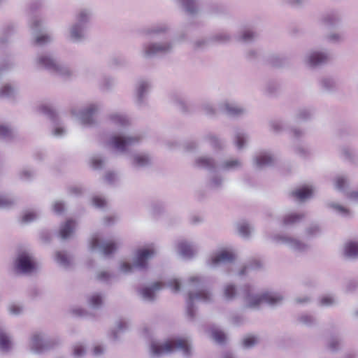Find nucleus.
I'll return each mask as SVG.
<instances>
[{
  "instance_id": "f704fd0d",
  "label": "nucleus",
  "mask_w": 358,
  "mask_h": 358,
  "mask_svg": "<svg viewBox=\"0 0 358 358\" xmlns=\"http://www.w3.org/2000/svg\"><path fill=\"white\" fill-rule=\"evenodd\" d=\"M76 229V222L73 220H67L61 226L59 235L62 239L70 237Z\"/></svg>"
},
{
  "instance_id": "bb28decb",
  "label": "nucleus",
  "mask_w": 358,
  "mask_h": 358,
  "mask_svg": "<svg viewBox=\"0 0 358 358\" xmlns=\"http://www.w3.org/2000/svg\"><path fill=\"white\" fill-rule=\"evenodd\" d=\"M150 83L148 80L142 79L136 83L135 87L136 96L139 103H143L145 95L150 89Z\"/></svg>"
},
{
  "instance_id": "09e8293b",
  "label": "nucleus",
  "mask_w": 358,
  "mask_h": 358,
  "mask_svg": "<svg viewBox=\"0 0 358 358\" xmlns=\"http://www.w3.org/2000/svg\"><path fill=\"white\" fill-rule=\"evenodd\" d=\"M15 203V199L7 194L0 195V208H6L10 207Z\"/></svg>"
},
{
  "instance_id": "2eb2a0df",
  "label": "nucleus",
  "mask_w": 358,
  "mask_h": 358,
  "mask_svg": "<svg viewBox=\"0 0 358 358\" xmlns=\"http://www.w3.org/2000/svg\"><path fill=\"white\" fill-rule=\"evenodd\" d=\"M235 258L234 250L232 248H225L210 255L206 260V264L210 267L215 268L220 264L232 262Z\"/></svg>"
},
{
  "instance_id": "bf43d9fd",
  "label": "nucleus",
  "mask_w": 358,
  "mask_h": 358,
  "mask_svg": "<svg viewBox=\"0 0 358 358\" xmlns=\"http://www.w3.org/2000/svg\"><path fill=\"white\" fill-rule=\"evenodd\" d=\"M257 342L258 339L257 337L254 336H248L243 339V344L245 348H250L255 346Z\"/></svg>"
},
{
  "instance_id": "4be33fe9",
  "label": "nucleus",
  "mask_w": 358,
  "mask_h": 358,
  "mask_svg": "<svg viewBox=\"0 0 358 358\" xmlns=\"http://www.w3.org/2000/svg\"><path fill=\"white\" fill-rule=\"evenodd\" d=\"M275 159V156L269 150L259 151L253 157L255 165L259 169L273 165Z\"/></svg>"
},
{
  "instance_id": "13d9d810",
  "label": "nucleus",
  "mask_w": 358,
  "mask_h": 358,
  "mask_svg": "<svg viewBox=\"0 0 358 358\" xmlns=\"http://www.w3.org/2000/svg\"><path fill=\"white\" fill-rule=\"evenodd\" d=\"M113 275L107 271H101L97 273V279L101 282H109Z\"/></svg>"
},
{
  "instance_id": "72a5a7b5",
  "label": "nucleus",
  "mask_w": 358,
  "mask_h": 358,
  "mask_svg": "<svg viewBox=\"0 0 358 358\" xmlns=\"http://www.w3.org/2000/svg\"><path fill=\"white\" fill-rule=\"evenodd\" d=\"M313 193L312 186H304L293 192V196L299 201H304L310 198Z\"/></svg>"
},
{
  "instance_id": "c85d7f7f",
  "label": "nucleus",
  "mask_w": 358,
  "mask_h": 358,
  "mask_svg": "<svg viewBox=\"0 0 358 358\" xmlns=\"http://www.w3.org/2000/svg\"><path fill=\"white\" fill-rule=\"evenodd\" d=\"M169 30V26L166 23H158L151 27L145 28L143 33L145 36L159 35L166 32Z\"/></svg>"
},
{
  "instance_id": "a211bd4d",
  "label": "nucleus",
  "mask_w": 358,
  "mask_h": 358,
  "mask_svg": "<svg viewBox=\"0 0 358 358\" xmlns=\"http://www.w3.org/2000/svg\"><path fill=\"white\" fill-rule=\"evenodd\" d=\"M274 242L287 245L290 249L302 252L307 248V245L300 240L286 235H275L272 237Z\"/></svg>"
},
{
  "instance_id": "58836bf2",
  "label": "nucleus",
  "mask_w": 358,
  "mask_h": 358,
  "mask_svg": "<svg viewBox=\"0 0 358 358\" xmlns=\"http://www.w3.org/2000/svg\"><path fill=\"white\" fill-rule=\"evenodd\" d=\"M237 296V290L235 285L227 283L223 287V296L227 301H233Z\"/></svg>"
},
{
  "instance_id": "423d86ee",
  "label": "nucleus",
  "mask_w": 358,
  "mask_h": 358,
  "mask_svg": "<svg viewBox=\"0 0 358 358\" xmlns=\"http://www.w3.org/2000/svg\"><path fill=\"white\" fill-rule=\"evenodd\" d=\"M34 64L38 69H45L62 77H68L71 74L70 68L60 62L50 52L38 54L34 60Z\"/></svg>"
},
{
  "instance_id": "864d4df0",
  "label": "nucleus",
  "mask_w": 358,
  "mask_h": 358,
  "mask_svg": "<svg viewBox=\"0 0 358 358\" xmlns=\"http://www.w3.org/2000/svg\"><path fill=\"white\" fill-rule=\"evenodd\" d=\"M337 302L336 299L331 294H327L323 296L320 301V303L323 306H331Z\"/></svg>"
},
{
  "instance_id": "9b49d317",
  "label": "nucleus",
  "mask_w": 358,
  "mask_h": 358,
  "mask_svg": "<svg viewBox=\"0 0 358 358\" xmlns=\"http://www.w3.org/2000/svg\"><path fill=\"white\" fill-rule=\"evenodd\" d=\"M173 46V42L171 41L143 43L140 54L143 58L150 59L158 55H166L171 52Z\"/></svg>"
},
{
  "instance_id": "f8f14e48",
  "label": "nucleus",
  "mask_w": 358,
  "mask_h": 358,
  "mask_svg": "<svg viewBox=\"0 0 358 358\" xmlns=\"http://www.w3.org/2000/svg\"><path fill=\"white\" fill-rule=\"evenodd\" d=\"M120 245L117 239L102 241L99 234H94L89 240L88 247L90 251H99L107 256L117 250Z\"/></svg>"
},
{
  "instance_id": "4468645a",
  "label": "nucleus",
  "mask_w": 358,
  "mask_h": 358,
  "mask_svg": "<svg viewBox=\"0 0 358 358\" xmlns=\"http://www.w3.org/2000/svg\"><path fill=\"white\" fill-rule=\"evenodd\" d=\"M38 110L53 122L52 134L54 136L59 138L66 134V129L60 124L59 116L50 104L47 103L41 104L38 107Z\"/></svg>"
},
{
  "instance_id": "f257e3e1",
  "label": "nucleus",
  "mask_w": 358,
  "mask_h": 358,
  "mask_svg": "<svg viewBox=\"0 0 358 358\" xmlns=\"http://www.w3.org/2000/svg\"><path fill=\"white\" fill-rule=\"evenodd\" d=\"M206 278L199 274H193L188 277L185 282L187 290V313L188 316L193 319L196 314V302L210 303L213 301V293L204 288Z\"/></svg>"
},
{
  "instance_id": "ea45409f",
  "label": "nucleus",
  "mask_w": 358,
  "mask_h": 358,
  "mask_svg": "<svg viewBox=\"0 0 358 358\" xmlns=\"http://www.w3.org/2000/svg\"><path fill=\"white\" fill-rule=\"evenodd\" d=\"M304 215L300 213H289L285 215L283 223L285 225H292L302 220Z\"/></svg>"
},
{
  "instance_id": "412c9836",
  "label": "nucleus",
  "mask_w": 358,
  "mask_h": 358,
  "mask_svg": "<svg viewBox=\"0 0 358 358\" xmlns=\"http://www.w3.org/2000/svg\"><path fill=\"white\" fill-rule=\"evenodd\" d=\"M218 110L232 117H240L244 115L247 110L234 101H224L218 105Z\"/></svg>"
},
{
  "instance_id": "a878e982",
  "label": "nucleus",
  "mask_w": 358,
  "mask_h": 358,
  "mask_svg": "<svg viewBox=\"0 0 358 358\" xmlns=\"http://www.w3.org/2000/svg\"><path fill=\"white\" fill-rule=\"evenodd\" d=\"M93 17V10L91 8L85 7L78 9L75 15L76 23L87 28Z\"/></svg>"
},
{
  "instance_id": "cd10ccee",
  "label": "nucleus",
  "mask_w": 358,
  "mask_h": 358,
  "mask_svg": "<svg viewBox=\"0 0 358 358\" xmlns=\"http://www.w3.org/2000/svg\"><path fill=\"white\" fill-rule=\"evenodd\" d=\"M261 266V264L259 260L254 259L251 261L250 263L245 264L239 268L237 275L242 278L245 276H249L251 273L257 269Z\"/></svg>"
},
{
  "instance_id": "6e6552de",
  "label": "nucleus",
  "mask_w": 358,
  "mask_h": 358,
  "mask_svg": "<svg viewBox=\"0 0 358 358\" xmlns=\"http://www.w3.org/2000/svg\"><path fill=\"white\" fill-rule=\"evenodd\" d=\"M164 287L170 289L173 292L177 293L180 290L181 283L179 279L171 277L165 282H155L150 286L143 287L139 292L143 300L152 301L155 299L156 294Z\"/></svg>"
},
{
  "instance_id": "a18cd8bd",
  "label": "nucleus",
  "mask_w": 358,
  "mask_h": 358,
  "mask_svg": "<svg viewBox=\"0 0 358 358\" xmlns=\"http://www.w3.org/2000/svg\"><path fill=\"white\" fill-rule=\"evenodd\" d=\"M39 217V213L36 210H25L22 215V222L30 223Z\"/></svg>"
},
{
  "instance_id": "37998d69",
  "label": "nucleus",
  "mask_w": 358,
  "mask_h": 358,
  "mask_svg": "<svg viewBox=\"0 0 358 358\" xmlns=\"http://www.w3.org/2000/svg\"><path fill=\"white\" fill-rule=\"evenodd\" d=\"M87 352L86 345L84 343L78 342L73 346L72 355L75 358H82Z\"/></svg>"
},
{
  "instance_id": "aec40b11",
  "label": "nucleus",
  "mask_w": 358,
  "mask_h": 358,
  "mask_svg": "<svg viewBox=\"0 0 358 358\" xmlns=\"http://www.w3.org/2000/svg\"><path fill=\"white\" fill-rule=\"evenodd\" d=\"M199 244L196 241L180 240L177 243V252L185 259L193 257L198 252Z\"/></svg>"
},
{
  "instance_id": "c756f323",
  "label": "nucleus",
  "mask_w": 358,
  "mask_h": 358,
  "mask_svg": "<svg viewBox=\"0 0 358 358\" xmlns=\"http://www.w3.org/2000/svg\"><path fill=\"white\" fill-rule=\"evenodd\" d=\"M249 140L247 133L241 129H238L234 132V142L237 149H243Z\"/></svg>"
},
{
  "instance_id": "5701e85b",
  "label": "nucleus",
  "mask_w": 358,
  "mask_h": 358,
  "mask_svg": "<svg viewBox=\"0 0 358 358\" xmlns=\"http://www.w3.org/2000/svg\"><path fill=\"white\" fill-rule=\"evenodd\" d=\"M109 123L117 129H123L129 124V119L128 116L121 112H113L108 115Z\"/></svg>"
},
{
  "instance_id": "20e7f679",
  "label": "nucleus",
  "mask_w": 358,
  "mask_h": 358,
  "mask_svg": "<svg viewBox=\"0 0 358 358\" xmlns=\"http://www.w3.org/2000/svg\"><path fill=\"white\" fill-rule=\"evenodd\" d=\"M157 252V249L154 243L140 247L136 250L132 262L126 259L120 261L118 271L124 274H129L133 273L134 269L145 270L148 266V262L156 255Z\"/></svg>"
},
{
  "instance_id": "4c0bfd02",
  "label": "nucleus",
  "mask_w": 358,
  "mask_h": 358,
  "mask_svg": "<svg viewBox=\"0 0 358 358\" xmlns=\"http://www.w3.org/2000/svg\"><path fill=\"white\" fill-rule=\"evenodd\" d=\"M55 260L63 268H68L71 265V257L64 251H57L55 255Z\"/></svg>"
},
{
  "instance_id": "a19ab883",
  "label": "nucleus",
  "mask_w": 358,
  "mask_h": 358,
  "mask_svg": "<svg viewBox=\"0 0 358 358\" xmlns=\"http://www.w3.org/2000/svg\"><path fill=\"white\" fill-rule=\"evenodd\" d=\"M87 302L92 308L98 309L103 304V296L100 293H93L88 296Z\"/></svg>"
},
{
  "instance_id": "f3484780",
  "label": "nucleus",
  "mask_w": 358,
  "mask_h": 358,
  "mask_svg": "<svg viewBox=\"0 0 358 358\" xmlns=\"http://www.w3.org/2000/svg\"><path fill=\"white\" fill-rule=\"evenodd\" d=\"M330 58L327 50H310L303 58L304 63L311 67H315L326 63Z\"/></svg>"
},
{
  "instance_id": "39448f33",
  "label": "nucleus",
  "mask_w": 358,
  "mask_h": 358,
  "mask_svg": "<svg viewBox=\"0 0 358 358\" xmlns=\"http://www.w3.org/2000/svg\"><path fill=\"white\" fill-rule=\"evenodd\" d=\"M243 299L247 307L257 308L262 303L271 306L278 305L282 301L283 296L280 292L273 290L258 293L254 285L248 284L243 287Z\"/></svg>"
},
{
  "instance_id": "052dcab7",
  "label": "nucleus",
  "mask_w": 358,
  "mask_h": 358,
  "mask_svg": "<svg viewBox=\"0 0 358 358\" xmlns=\"http://www.w3.org/2000/svg\"><path fill=\"white\" fill-rule=\"evenodd\" d=\"M299 321L307 326H310L314 324L315 319L314 317L308 314H303L299 317Z\"/></svg>"
},
{
  "instance_id": "393cba45",
  "label": "nucleus",
  "mask_w": 358,
  "mask_h": 358,
  "mask_svg": "<svg viewBox=\"0 0 358 358\" xmlns=\"http://www.w3.org/2000/svg\"><path fill=\"white\" fill-rule=\"evenodd\" d=\"M348 184V178L344 175H338L334 178V187L335 188L341 192H345L348 194V196L358 202V190L352 191L351 192H347V186Z\"/></svg>"
},
{
  "instance_id": "4d7b16f0",
  "label": "nucleus",
  "mask_w": 358,
  "mask_h": 358,
  "mask_svg": "<svg viewBox=\"0 0 358 358\" xmlns=\"http://www.w3.org/2000/svg\"><path fill=\"white\" fill-rule=\"evenodd\" d=\"M12 130L6 124H0V138L6 139L11 136Z\"/></svg>"
},
{
  "instance_id": "c03bdc74",
  "label": "nucleus",
  "mask_w": 358,
  "mask_h": 358,
  "mask_svg": "<svg viewBox=\"0 0 358 358\" xmlns=\"http://www.w3.org/2000/svg\"><path fill=\"white\" fill-rule=\"evenodd\" d=\"M105 159L100 155H94L90 159V164L94 169H101L105 164Z\"/></svg>"
},
{
  "instance_id": "f03ea898",
  "label": "nucleus",
  "mask_w": 358,
  "mask_h": 358,
  "mask_svg": "<svg viewBox=\"0 0 358 358\" xmlns=\"http://www.w3.org/2000/svg\"><path fill=\"white\" fill-rule=\"evenodd\" d=\"M194 163L196 166L206 169L213 173L209 182V186L212 189H218L223 184L224 179L218 174L219 171H236L242 167V162L238 158L227 159L220 164H216L212 158L201 156L197 157Z\"/></svg>"
},
{
  "instance_id": "9d476101",
  "label": "nucleus",
  "mask_w": 358,
  "mask_h": 358,
  "mask_svg": "<svg viewBox=\"0 0 358 358\" xmlns=\"http://www.w3.org/2000/svg\"><path fill=\"white\" fill-rule=\"evenodd\" d=\"M142 138L141 134L113 135L106 141V144L119 153H124L129 148L137 145Z\"/></svg>"
},
{
  "instance_id": "ddd939ff",
  "label": "nucleus",
  "mask_w": 358,
  "mask_h": 358,
  "mask_svg": "<svg viewBox=\"0 0 358 358\" xmlns=\"http://www.w3.org/2000/svg\"><path fill=\"white\" fill-rule=\"evenodd\" d=\"M36 268L37 262L31 253L24 251L18 254L15 261V269L16 272L29 274L35 271Z\"/></svg>"
},
{
  "instance_id": "473e14b6",
  "label": "nucleus",
  "mask_w": 358,
  "mask_h": 358,
  "mask_svg": "<svg viewBox=\"0 0 358 358\" xmlns=\"http://www.w3.org/2000/svg\"><path fill=\"white\" fill-rule=\"evenodd\" d=\"M341 19V15L337 11H331L323 16L322 22L326 26L333 27L339 23Z\"/></svg>"
},
{
  "instance_id": "69168bd1",
  "label": "nucleus",
  "mask_w": 358,
  "mask_h": 358,
  "mask_svg": "<svg viewBox=\"0 0 358 358\" xmlns=\"http://www.w3.org/2000/svg\"><path fill=\"white\" fill-rule=\"evenodd\" d=\"M64 209V203L61 201H55L52 203V210L57 214H61Z\"/></svg>"
},
{
  "instance_id": "603ef678",
  "label": "nucleus",
  "mask_w": 358,
  "mask_h": 358,
  "mask_svg": "<svg viewBox=\"0 0 358 358\" xmlns=\"http://www.w3.org/2000/svg\"><path fill=\"white\" fill-rule=\"evenodd\" d=\"M8 310L10 315L17 316L22 313L23 307L18 303H12L9 304Z\"/></svg>"
},
{
  "instance_id": "7ed1b4c3",
  "label": "nucleus",
  "mask_w": 358,
  "mask_h": 358,
  "mask_svg": "<svg viewBox=\"0 0 358 358\" xmlns=\"http://www.w3.org/2000/svg\"><path fill=\"white\" fill-rule=\"evenodd\" d=\"M192 345L188 338L173 337L164 341L153 340L150 345V353L154 357H159L176 351L180 352L183 356L192 355Z\"/></svg>"
},
{
  "instance_id": "1a4fd4ad",
  "label": "nucleus",
  "mask_w": 358,
  "mask_h": 358,
  "mask_svg": "<svg viewBox=\"0 0 358 358\" xmlns=\"http://www.w3.org/2000/svg\"><path fill=\"white\" fill-rule=\"evenodd\" d=\"M55 344V338L43 331H36L29 336L27 347L31 352L40 355L50 350Z\"/></svg>"
},
{
  "instance_id": "79ce46f5",
  "label": "nucleus",
  "mask_w": 358,
  "mask_h": 358,
  "mask_svg": "<svg viewBox=\"0 0 358 358\" xmlns=\"http://www.w3.org/2000/svg\"><path fill=\"white\" fill-rule=\"evenodd\" d=\"M237 229L239 234L243 238H248L253 231L252 226L246 221L238 222Z\"/></svg>"
},
{
  "instance_id": "c9c22d12",
  "label": "nucleus",
  "mask_w": 358,
  "mask_h": 358,
  "mask_svg": "<svg viewBox=\"0 0 358 358\" xmlns=\"http://www.w3.org/2000/svg\"><path fill=\"white\" fill-rule=\"evenodd\" d=\"M129 327V322L125 319L119 320L115 327L112 331L111 336L113 340L117 341L119 339V334L127 330Z\"/></svg>"
},
{
  "instance_id": "338daca9",
  "label": "nucleus",
  "mask_w": 358,
  "mask_h": 358,
  "mask_svg": "<svg viewBox=\"0 0 358 358\" xmlns=\"http://www.w3.org/2000/svg\"><path fill=\"white\" fill-rule=\"evenodd\" d=\"M202 109L203 112L208 115H215L216 109L211 103H206L203 105Z\"/></svg>"
},
{
  "instance_id": "b1692460",
  "label": "nucleus",
  "mask_w": 358,
  "mask_h": 358,
  "mask_svg": "<svg viewBox=\"0 0 358 358\" xmlns=\"http://www.w3.org/2000/svg\"><path fill=\"white\" fill-rule=\"evenodd\" d=\"M13 343L12 336L6 327L0 323V350L3 352H9L13 350Z\"/></svg>"
},
{
  "instance_id": "774afa93",
  "label": "nucleus",
  "mask_w": 358,
  "mask_h": 358,
  "mask_svg": "<svg viewBox=\"0 0 358 358\" xmlns=\"http://www.w3.org/2000/svg\"><path fill=\"white\" fill-rule=\"evenodd\" d=\"M320 232V226L316 223L311 224L307 229V233L310 236L317 235Z\"/></svg>"
},
{
  "instance_id": "de8ad7c7",
  "label": "nucleus",
  "mask_w": 358,
  "mask_h": 358,
  "mask_svg": "<svg viewBox=\"0 0 358 358\" xmlns=\"http://www.w3.org/2000/svg\"><path fill=\"white\" fill-rule=\"evenodd\" d=\"M211 336L218 343H222L226 338L225 334L216 327L211 328Z\"/></svg>"
},
{
  "instance_id": "dca6fc26",
  "label": "nucleus",
  "mask_w": 358,
  "mask_h": 358,
  "mask_svg": "<svg viewBox=\"0 0 358 358\" xmlns=\"http://www.w3.org/2000/svg\"><path fill=\"white\" fill-rule=\"evenodd\" d=\"M29 27L30 29L37 35L34 37V42L36 44L43 45L50 43L53 41V37L49 34L39 33L43 29V20L39 17H33L29 21Z\"/></svg>"
},
{
  "instance_id": "5fc2aeb1",
  "label": "nucleus",
  "mask_w": 358,
  "mask_h": 358,
  "mask_svg": "<svg viewBox=\"0 0 358 358\" xmlns=\"http://www.w3.org/2000/svg\"><path fill=\"white\" fill-rule=\"evenodd\" d=\"M329 206L342 216H348L350 215V212L347 208L338 203H331L329 204Z\"/></svg>"
},
{
  "instance_id": "2f4dec72",
  "label": "nucleus",
  "mask_w": 358,
  "mask_h": 358,
  "mask_svg": "<svg viewBox=\"0 0 358 358\" xmlns=\"http://www.w3.org/2000/svg\"><path fill=\"white\" fill-rule=\"evenodd\" d=\"M344 255L349 259L358 258V241L347 242L344 245Z\"/></svg>"
},
{
  "instance_id": "e433bc0d",
  "label": "nucleus",
  "mask_w": 358,
  "mask_h": 358,
  "mask_svg": "<svg viewBox=\"0 0 358 358\" xmlns=\"http://www.w3.org/2000/svg\"><path fill=\"white\" fill-rule=\"evenodd\" d=\"M17 92L16 85L11 83H6L0 88V97L12 98Z\"/></svg>"
},
{
  "instance_id": "6ab92c4d",
  "label": "nucleus",
  "mask_w": 358,
  "mask_h": 358,
  "mask_svg": "<svg viewBox=\"0 0 358 358\" xmlns=\"http://www.w3.org/2000/svg\"><path fill=\"white\" fill-rule=\"evenodd\" d=\"M87 28L73 22L67 28L66 38L72 43H80L86 38Z\"/></svg>"
},
{
  "instance_id": "49530a36",
  "label": "nucleus",
  "mask_w": 358,
  "mask_h": 358,
  "mask_svg": "<svg viewBox=\"0 0 358 358\" xmlns=\"http://www.w3.org/2000/svg\"><path fill=\"white\" fill-rule=\"evenodd\" d=\"M204 141L215 149H220L222 146V142L213 134H206Z\"/></svg>"
},
{
  "instance_id": "7c9ffc66",
  "label": "nucleus",
  "mask_w": 358,
  "mask_h": 358,
  "mask_svg": "<svg viewBox=\"0 0 358 358\" xmlns=\"http://www.w3.org/2000/svg\"><path fill=\"white\" fill-rule=\"evenodd\" d=\"M151 163V158L148 154L140 152L134 154L132 157V164L138 167H145Z\"/></svg>"
},
{
  "instance_id": "0e129e2a",
  "label": "nucleus",
  "mask_w": 358,
  "mask_h": 358,
  "mask_svg": "<svg viewBox=\"0 0 358 358\" xmlns=\"http://www.w3.org/2000/svg\"><path fill=\"white\" fill-rule=\"evenodd\" d=\"M327 39L331 43H338L342 40V35L337 32H331L327 36Z\"/></svg>"
},
{
  "instance_id": "0eeeda50",
  "label": "nucleus",
  "mask_w": 358,
  "mask_h": 358,
  "mask_svg": "<svg viewBox=\"0 0 358 358\" xmlns=\"http://www.w3.org/2000/svg\"><path fill=\"white\" fill-rule=\"evenodd\" d=\"M103 108L101 102L95 101L87 104L83 108L73 106L70 113L71 115L78 120L84 126L90 127L96 123L94 116Z\"/></svg>"
},
{
  "instance_id": "8fccbe9b",
  "label": "nucleus",
  "mask_w": 358,
  "mask_h": 358,
  "mask_svg": "<svg viewBox=\"0 0 358 358\" xmlns=\"http://www.w3.org/2000/svg\"><path fill=\"white\" fill-rule=\"evenodd\" d=\"M35 171L30 168H24L19 173L20 178L23 180H31L35 176Z\"/></svg>"
},
{
  "instance_id": "680f3d73",
  "label": "nucleus",
  "mask_w": 358,
  "mask_h": 358,
  "mask_svg": "<svg viewBox=\"0 0 358 358\" xmlns=\"http://www.w3.org/2000/svg\"><path fill=\"white\" fill-rule=\"evenodd\" d=\"M118 180V174L113 171H108L105 175V180L108 184H114Z\"/></svg>"
},
{
  "instance_id": "e2e57ef3",
  "label": "nucleus",
  "mask_w": 358,
  "mask_h": 358,
  "mask_svg": "<svg viewBox=\"0 0 358 358\" xmlns=\"http://www.w3.org/2000/svg\"><path fill=\"white\" fill-rule=\"evenodd\" d=\"M92 203L95 207L101 208L105 206L106 201L103 197L95 196L92 199Z\"/></svg>"
},
{
  "instance_id": "3c124183",
  "label": "nucleus",
  "mask_w": 358,
  "mask_h": 358,
  "mask_svg": "<svg viewBox=\"0 0 358 358\" xmlns=\"http://www.w3.org/2000/svg\"><path fill=\"white\" fill-rule=\"evenodd\" d=\"M341 345V341L338 337H332L328 343V348L331 352H336L340 349Z\"/></svg>"
},
{
  "instance_id": "6e6d98bb",
  "label": "nucleus",
  "mask_w": 358,
  "mask_h": 358,
  "mask_svg": "<svg viewBox=\"0 0 358 358\" xmlns=\"http://www.w3.org/2000/svg\"><path fill=\"white\" fill-rule=\"evenodd\" d=\"M255 34L250 29H245L243 31L241 39L244 42H250L255 38Z\"/></svg>"
}]
</instances>
